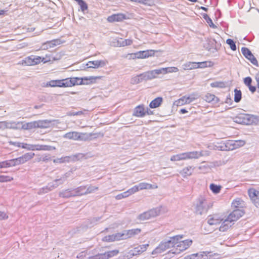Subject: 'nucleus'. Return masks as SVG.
Returning a JSON list of instances; mask_svg holds the SVG:
<instances>
[{
    "mask_svg": "<svg viewBox=\"0 0 259 259\" xmlns=\"http://www.w3.org/2000/svg\"><path fill=\"white\" fill-rule=\"evenodd\" d=\"M184 238L183 235H177L172 237H168V239H165L160 242L158 246H157L152 252V254L157 255L161 253L167 249L176 247L177 243Z\"/></svg>",
    "mask_w": 259,
    "mask_h": 259,
    "instance_id": "obj_1",
    "label": "nucleus"
},
{
    "mask_svg": "<svg viewBox=\"0 0 259 259\" xmlns=\"http://www.w3.org/2000/svg\"><path fill=\"white\" fill-rule=\"evenodd\" d=\"M140 229H134L128 230H124L122 232H119L114 234L105 236L103 240L104 241L112 242L120 240H125L130 238L141 232Z\"/></svg>",
    "mask_w": 259,
    "mask_h": 259,
    "instance_id": "obj_2",
    "label": "nucleus"
},
{
    "mask_svg": "<svg viewBox=\"0 0 259 259\" xmlns=\"http://www.w3.org/2000/svg\"><path fill=\"white\" fill-rule=\"evenodd\" d=\"M244 214L243 209H236L234 210L228 215L227 218L225 219L222 223L220 227V231L224 232L227 231L232 226V223L238 220Z\"/></svg>",
    "mask_w": 259,
    "mask_h": 259,
    "instance_id": "obj_3",
    "label": "nucleus"
},
{
    "mask_svg": "<svg viewBox=\"0 0 259 259\" xmlns=\"http://www.w3.org/2000/svg\"><path fill=\"white\" fill-rule=\"evenodd\" d=\"M71 173H72V171H69L66 172L60 179L55 180L54 181L55 184L50 183L46 187H44V188L40 189L38 191V194H42L44 193H48V192L52 190L55 188H56L57 187H58L59 185L63 184L64 183V182L67 179V178H68L71 175Z\"/></svg>",
    "mask_w": 259,
    "mask_h": 259,
    "instance_id": "obj_4",
    "label": "nucleus"
},
{
    "mask_svg": "<svg viewBox=\"0 0 259 259\" xmlns=\"http://www.w3.org/2000/svg\"><path fill=\"white\" fill-rule=\"evenodd\" d=\"M195 206V211L197 214H202L207 212L209 209V205L207 200L204 196H199L196 199Z\"/></svg>",
    "mask_w": 259,
    "mask_h": 259,
    "instance_id": "obj_5",
    "label": "nucleus"
},
{
    "mask_svg": "<svg viewBox=\"0 0 259 259\" xmlns=\"http://www.w3.org/2000/svg\"><path fill=\"white\" fill-rule=\"evenodd\" d=\"M153 78H155L153 71L151 70L133 77L131 78V83L133 84H136L144 80H151Z\"/></svg>",
    "mask_w": 259,
    "mask_h": 259,
    "instance_id": "obj_6",
    "label": "nucleus"
},
{
    "mask_svg": "<svg viewBox=\"0 0 259 259\" xmlns=\"http://www.w3.org/2000/svg\"><path fill=\"white\" fill-rule=\"evenodd\" d=\"M192 240L191 239H187L183 241H178L177 243L176 247L170 251L174 254H178L181 252L188 249L192 244Z\"/></svg>",
    "mask_w": 259,
    "mask_h": 259,
    "instance_id": "obj_7",
    "label": "nucleus"
},
{
    "mask_svg": "<svg viewBox=\"0 0 259 259\" xmlns=\"http://www.w3.org/2000/svg\"><path fill=\"white\" fill-rule=\"evenodd\" d=\"M50 59L41 58V57L31 55L25 58L22 61V64H25L27 66L34 65L41 62L46 63L49 62Z\"/></svg>",
    "mask_w": 259,
    "mask_h": 259,
    "instance_id": "obj_8",
    "label": "nucleus"
},
{
    "mask_svg": "<svg viewBox=\"0 0 259 259\" xmlns=\"http://www.w3.org/2000/svg\"><path fill=\"white\" fill-rule=\"evenodd\" d=\"M160 212V209L159 208H153L139 214L137 219L140 221H146L158 216L159 215Z\"/></svg>",
    "mask_w": 259,
    "mask_h": 259,
    "instance_id": "obj_9",
    "label": "nucleus"
},
{
    "mask_svg": "<svg viewBox=\"0 0 259 259\" xmlns=\"http://www.w3.org/2000/svg\"><path fill=\"white\" fill-rule=\"evenodd\" d=\"M214 255H218L217 253L212 254L211 251H201L198 253L192 254L187 255L186 259H212Z\"/></svg>",
    "mask_w": 259,
    "mask_h": 259,
    "instance_id": "obj_10",
    "label": "nucleus"
},
{
    "mask_svg": "<svg viewBox=\"0 0 259 259\" xmlns=\"http://www.w3.org/2000/svg\"><path fill=\"white\" fill-rule=\"evenodd\" d=\"M118 253V250L115 249L89 256L87 259H109L116 255Z\"/></svg>",
    "mask_w": 259,
    "mask_h": 259,
    "instance_id": "obj_11",
    "label": "nucleus"
},
{
    "mask_svg": "<svg viewBox=\"0 0 259 259\" xmlns=\"http://www.w3.org/2000/svg\"><path fill=\"white\" fill-rule=\"evenodd\" d=\"M83 157L82 153H77L69 156H65L60 158H57L54 160L55 163H62L64 162H69L71 161H75L78 160Z\"/></svg>",
    "mask_w": 259,
    "mask_h": 259,
    "instance_id": "obj_12",
    "label": "nucleus"
},
{
    "mask_svg": "<svg viewBox=\"0 0 259 259\" xmlns=\"http://www.w3.org/2000/svg\"><path fill=\"white\" fill-rule=\"evenodd\" d=\"M239 143L240 145H243L244 144V141H228L226 143H221L219 144L218 146H217V149L221 151H227L230 149V147H228V145L232 146V149L236 148L239 146Z\"/></svg>",
    "mask_w": 259,
    "mask_h": 259,
    "instance_id": "obj_13",
    "label": "nucleus"
},
{
    "mask_svg": "<svg viewBox=\"0 0 259 259\" xmlns=\"http://www.w3.org/2000/svg\"><path fill=\"white\" fill-rule=\"evenodd\" d=\"M248 193L252 203L256 207H259V191L251 188L248 190Z\"/></svg>",
    "mask_w": 259,
    "mask_h": 259,
    "instance_id": "obj_14",
    "label": "nucleus"
},
{
    "mask_svg": "<svg viewBox=\"0 0 259 259\" xmlns=\"http://www.w3.org/2000/svg\"><path fill=\"white\" fill-rule=\"evenodd\" d=\"M154 54V51L153 50H147L143 51H139L135 53H132L130 54L133 59L138 58V59H143L148 58L150 56H152Z\"/></svg>",
    "mask_w": 259,
    "mask_h": 259,
    "instance_id": "obj_15",
    "label": "nucleus"
},
{
    "mask_svg": "<svg viewBox=\"0 0 259 259\" xmlns=\"http://www.w3.org/2000/svg\"><path fill=\"white\" fill-rule=\"evenodd\" d=\"M155 76V78L157 77V75L160 74H166L167 73L177 72L179 71L177 67H170L166 68H161L158 69L153 70Z\"/></svg>",
    "mask_w": 259,
    "mask_h": 259,
    "instance_id": "obj_16",
    "label": "nucleus"
},
{
    "mask_svg": "<svg viewBox=\"0 0 259 259\" xmlns=\"http://www.w3.org/2000/svg\"><path fill=\"white\" fill-rule=\"evenodd\" d=\"M98 137L97 133H78V140L81 141H91Z\"/></svg>",
    "mask_w": 259,
    "mask_h": 259,
    "instance_id": "obj_17",
    "label": "nucleus"
},
{
    "mask_svg": "<svg viewBox=\"0 0 259 259\" xmlns=\"http://www.w3.org/2000/svg\"><path fill=\"white\" fill-rule=\"evenodd\" d=\"M108 63L107 60H95L87 63V68H98L105 66Z\"/></svg>",
    "mask_w": 259,
    "mask_h": 259,
    "instance_id": "obj_18",
    "label": "nucleus"
},
{
    "mask_svg": "<svg viewBox=\"0 0 259 259\" xmlns=\"http://www.w3.org/2000/svg\"><path fill=\"white\" fill-rule=\"evenodd\" d=\"M34 153H27L22 156L15 158L17 165L23 164L32 159L34 156Z\"/></svg>",
    "mask_w": 259,
    "mask_h": 259,
    "instance_id": "obj_19",
    "label": "nucleus"
},
{
    "mask_svg": "<svg viewBox=\"0 0 259 259\" xmlns=\"http://www.w3.org/2000/svg\"><path fill=\"white\" fill-rule=\"evenodd\" d=\"M203 47L208 51H211L212 49L217 50V41L213 38H207L203 43Z\"/></svg>",
    "mask_w": 259,
    "mask_h": 259,
    "instance_id": "obj_20",
    "label": "nucleus"
},
{
    "mask_svg": "<svg viewBox=\"0 0 259 259\" xmlns=\"http://www.w3.org/2000/svg\"><path fill=\"white\" fill-rule=\"evenodd\" d=\"M93 78L92 77H90V78H88L87 77H84L83 78H79L77 77L68 78L71 87L83 84V80H88Z\"/></svg>",
    "mask_w": 259,
    "mask_h": 259,
    "instance_id": "obj_21",
    "label": "nucleus"
},
{
    "mask_svg": "<svg viewBox=\"0 0 259 259\" xmlns=\"http://www.w3.org/2000/svg\"><path fill=\"white\" fill-rule=\"evenodd\" d=\"M195 100L194 98H192L190 96H183L178 100L176 101L174 105L179 106H182L184 104H189Z\"/></svg>",
    "mask_w": 259,
    "mask_h": 259,
    "instance_id": "obj_22",
    "label": "nucleus"
},
{
    "mask_svg": "<svg viewBox=\"0 0 259 259\" xmlns=\"http://www.w3.org/2000/svg\"><path fill=\"white\" fill-rule=\"evenodd\" d=\"M126 19V15L121 14L118 13L113 14L107 18V21L109 22H120L124 19Z\"/></svg>",
    "mask_w": 259,
    "mask_h": 259,
    "instance_id": "obj_23",
    "label": "nucleus"
},
{
    "mask_svg": "<svg viewBox=\"0 0 259 259\" xmlns=\"http://www.w3.org/2000/svg\"><path fill=\"white\" fill-rule=\"evenodd\" d=\"M204 99L207 102L211 103L213 105H217L220 101V99L214 95L210 93H207L205 95Z\"/></svg>",
    "mask_w": 259,
    "mask_h": 259,
    "instance_id": "obj_24",
    "label": "nucleus"
},
{
    "mask_svg": "<svg viewBox=\"0 0 259 259\" xmlns=\"http://www.w3.org/2000/svg\"><path fill=\"white\" fill-rule=\"evenodd\" d=\"M149 245V244H143L134 248L133 250H131V252H132V254L133 255H136L142 253L146 250Z\"/></svg>",
    "mask_w": 259,
    "mask_h": 259,
    "instance_id": "obj_25",
    "label": "nucleus"
},
{
    "mask_svg": "<svg viewBox=\"0 0 259 259\" xmlns=\"http://www.w3.org/2000/svg\"><path fill=\"white\" fill-rule=\"evenodd\" d=\"M146 112L143 105H139L136 107L134 110L133 115L142 117L145 115Z\"/></svg>",
    "mask_w": 259,
    "mask_h": 259,
    "instance_id": "obj_26",
    "label": "nucleus"
},
{
    "mask_svg": "<svg viewBox=\"0 0 259 259\" xmlns=\"http://www.w3.org/2000/svg\"><path fill=\"white\" fill-rule=\"evenodd\" d=\"M222 221L217 215H213L208 217L207 223L209 225L213 226L220 224Z\"/></svg>",
    "mask_w": 259,
    "mask_h": 259,
    "instance_id": "obj_27",
    "label": "nucleus"
},
{
    "mask_svg": "<svg viewBox=\"0 0 259 259\" xmlns=\"http://www.w3.org/2000/svg\"><path fill=\"white\" fill-rule=\"evenodd\" d=\"M59 197L68 198L70 197H74L73 189H66L63 190L59 193Z\"/></svg>",
    "mask_w": 259,
    "mask_h": 259,
    "instance_id": "obj_28",
    "label": "nucleus"
},
{
    "mask_svg": "<svg viewBox=\"0 0 259 259\" xmlns=\"http://www.w3.org/2000/svg\"><path fill=\"white\" fill-rule=\"evenodd\" d=\"M51 123V120H39L36 121V127L46 128H48L50 126Z\"/></svg>",
    "mask_w": 259,
    "mask_h": 259,
    "instance_id": "obj_29",
    "label": "nucleus"
},
{
    "mask_svg": "<svg viewBox=\"0 0 259 259\" xmlns=\"http://www.w3.org/2000/svg\"><path fill=\"white\" fill-rule=\"evenodd\" d=\"M78 133L75 131L68 132L64 135L63 138L69 140L77 141Z\"/></svg>",
    "mask_w": 259,
    "mask_h": 259,
    "instance_id": "obj_30",
    "label": "nucleus"
},
{
    "mask_svg": "<svg viewBox=\"0 0 259 259\" xmlns=\"http://www.w3.org/2000/svg\"><path fill=\"white\" fill-rule=\"evenodd\" d=\"M74 196L85 195L86 187L80 186L75 189H73Z\"/></svg>",
    "mask_w": 259,
    "mask_h": 259,
    "instance_id": "obj_31",
    "label": "nucleus"
},
{
    "mask_svg": "<svg viewBox=\"0 0 259 259\" xmlns=\"http://www.w3.org/2000/svg\"><path fill=\"white\" fill-rule=\"evenodd\" d=\"M162 102V98L161 97H157L150 102L149 107L151 108H157L161 105Z\"/></svg>",
    "mask_w": 259,
    "mask_h": 259,
    "instance_id": "obj_32",
    "label": "nucleus"
},
{
    "mask_svg": "<svg viewBox=\"0 0 259 259\" xmlns=\"http://www.w3.org/2000/svg\"><path fill=\"white\" fill-rule=\"evenodd\" d=\"M184 70H191L198 68V63L195 62H189L183 65Z\"/></svg>",
    "mask_w": 259,
    "mask_h": 259,
    "instance_id": "obj_33",
    "label": "nucleus"
},
{
    "mask_svg": "<svg viewBox=\"0 0 259 259\" xmlns=\"http://www.w3.org/2000/svg\"><path fill=\"white\" fill-rule=\"evenodd\" d=\"M194 167L189 166L186 167L180 171V174L183 176H190L193 171Z\"/></svg>",
    "mask_w": 259,
    "mask_h": 259,
    "instance_id": "obj_34",
    "label": "nucleus"
},
{
    "mask_svg": "<svg viewBox=\"0 0 259 259\" xmlns=\"http://www.w3.org/2000/svg\"><path fill=\"white\" fill-rule=\"evenodd\" d=\"M190 159H198L200 157L203 156V151H191L188 152Z\"/></svg>",
    "mask_w": 259,
    "mask_h": 259,
    "instance_id": "obj_35",
    "label": "nucleus"
},
{
    "mask_svg": "<svg viewBox=\"0 0 259 259\" xmlns=\"http://www.w3.org/2000/svg\"><path fill=\"white\" fill-rule=\"evenodd\" d=\"M133 43V41L130 39H126L123 40L122 38H120L117 40V46L119 47H124L126 46H130Z\"/></svg>",
    "mask_w": 259,
    "mask_h": 259,
    "instance_id": "obj_36",
    "label": "nucleus"
},
{
    "mask_svg": "<svg viewBox=\"0 0 259 259\" xmlns=\"http://www.w3.org/2000/svg\"><path fill=\"white\" fill-rule=\"evenodd\" d=\"M22 128L24 130H31L36 127V121L27 122L23 124Z\"/></svg>",
    "mask_w": 259,
    "mask_h": 259,
    "instance_id": "obj_37",
    "label": "nucleus"
},
{
    "mask_svg": "<svg viewBox=\"0 0 259 259\" xmlns=\"http://www.w3.org/2000/svg\"><path fill=\"white\" fill-rule=\"evenodd\" d=\"M139 190H142L144 189H153L154 187L152 186V185L150 184L147 183H140L138 185ZM155 188H157L156 186Z\"/></svg>",
    "mask_w": 259,
    "mask_h": 259,
    "instance_id": "obj_38",
    "label": "nucleus"
},
{
    "mask_svg": "<svg viewBox=\"0 0 259 259\" xmlns=\"http://www.w3.org/2000/svg\"><path fill=\"white\" fill-rule=\"evenodd\" d=\"M210 190L214 194H218L220 193L222 186L220 185H217L214 184H211L209 186Z\"/></svg>",
    "mask_w": 259,
    "mask_h": 259,
    "instance_id": "obj_39",
    "label": "nucleus"
},
{
    "mask_svg": "<svg viewBox=\"0 0 259 259\" xmlns=\"http://www.w3.org/2000/svg\"><path fill=\"white\" fill-rule=\"evenodd\" d=\"M20 122H7L5 121V128H13V129H16L17 128L18 125L20 124Z\"/></svg>",
    "mask_w": 259,
    "mask_h": 259,
    "instance_id": "obj_40",
    "label": "nucleus"
},
{
    "mask_svg": "<svg viewBox=\"0 0 259 259\" xmlns=\"http://www.w3.org/2000/svg\"><path fill=\"white\" fill-rule=\"evenodd\" d=\"M61 43L62 41L60 39H56L47 41V44L49 46L50 48L54 47Z\"/></svg>",
    "mask_w": 259,
    "mask_h": 259,
    "instance_id": "obj_41",
    "label": "nucleus"
},
{
    "mask_svg": "<svg viewBox=\"0 0 259 259\" xmlns=\"http://www.w3.org/2000/svg\"><path fill=\"white\" fill-rule=\"evenodd\" d=\"M78 5L80 6L81 11L85 14L88 13V5L84 1H77Z\"/></svg>",
    "mask_w": 259,
    "mask_h": 259,
    "instance_id": "obj_42",
    "label": "nucleus"
},
{
    "mask_svg": "<svg viewBox=\"0 0 259 259\" xmlns=\"http://www.w3.org/2000/svg\"><path fill=\"white\" fill-rule=\"evenodd\" d=\"M203 18L205 20L206 22L208 23V25L213 28H217V26L215 25L211 18L206 14L203 15Z\"/></svg>",
    "mask_w": 259,
    "mask_h": 259,
    "instance_id": "obj_43",
    "label": "nucleus"
},
{
    "mask_svg": "<svg viewBox=\"0 0 259 259\" xmlns=\"http://www.w3.org/2000/svg\"><path fill=\"white\" fill-rule=\"evenodd\" d=\"M34 150H50L51 147L48 145H33Z\"/></svg>",
    "mask_w": 259,
    "mask_h": 259,
    "instance_id": "obj_44",
    "label": "nucleus"
},
{
    "mask_svg": "<svg viewBox=\"0 0 259 259\" xmlns=\"http://www.w3.org/2000/svg\"><path fill=\"white\" fill-rule=\"evenodd\" d=\"M234 92H235L234 101L236 103H238L240 101L241 98H242L241 92L240 90L235 89L234 90Z\"/></svg>",
    "mask_w": 259,
    "mask_h": 259,
    "instance_id": "obj_45",
    "label": "nucleus"
},
{
    "mask_svg": "<svg viewBox=\"0 0 259 259\" xmlns=\"http://www.w3.org/2000/svg\"><path fill=\"white\" fill-rule=\"evenodd\" d=\"M47 86H49L51 87H60V80H51L49 82H47Z\"/></svg>",
    "mask_w": 259,
    "mask_h": 259,
    "instance_id": "obj_46",
    "label": "nucleus"
},
{
    "mask_svg": "<svg viewBox=\"0 0 259 259\" xmlns=\"http://www.w3.org/2000/svg\"><path fill=\"white\" fill-rule=\"evenodd\" d=\"M69 80L68 78L60 80V87H70Z\"/></svg>",
    "mask_w": 259,
    "mask_h": 259,
    "instance_id": "obj_47",
    "label": "nucleus"
},
{
    "mask_svg": "<svg viewBox=\"0 0 259 259\" xmlns=\"http://www.w3.org/2000/svg\"><path fill=\"white\" fill-rule=\"evenodd\" d=\"M226 43L230 46V47L232 50H236V46L233 39L230 38L227 39L226 40Z\"/></svg>",
    "mask_w": 259,
    "mask_h": 259,
    "instance_id": "obj_48",
    "label": "nucleus"
},
{
    "mask_svg": "<svg viewBox=\"0 0 259 259\" xmlns=\"http://www.w3.org/2000/svg\"><path fill=\"white\" fill-rule=\"evenodd\" d=\"M182 153L178 154L172 155L170 158L172 161L183 160Z\"/></svg>",
    "mask_w": 259,
    "mask_h": 259,
    "instance_id": "obj_49",
    "label": "nucleus"
},
{
    "mask_svg": "<svg viewBox=\"0 0 259 259\" xmlns=\"http://www.w3.org/2000/svg\"><path fill=\"white\" fill-rule=\"evenodd\" d=\"M241 52L242 54L247 59L252 53L251 51L247 48L243 47L241 49Z\"/></svg>",
    "mask_w": 259,
    "mask_h": 259,
    "instance_id": "obj_50",
    "label": "nucleus"
},
{
    "mask_svg": "<svg viewBox=\"0 0 259 259\" xmlns=\"http://www.w3.org/2000/svg\"><path fill=\"white\" fill-rule=\"evenodd\" d=\"M198 168L203 173L207 172L210 169V167L207 164L201 165Z\"/></svg>",
    "mask_w": 259,
    "mask_h": 259,
    "instance_id": "obj_51",
    "label": "nucleus"
},
{
    "mask_svg": "<svg viewBox=\"0 0 259 259\" xmlns=\"http://www.w3.org/2000/svg\"><path fill=\"white\" fill-rule=\"evenodd\" d=\"M210 86L212 88H224L225 84L223 82H214L210 84Z\"/></svg>",
    "mask_w": 259,
    "mask_h": 259,
    "instance_id": "obj_52",
    "label": "nucleus"
},
{
    "mask_svg": "<svg viewBox=\"0 0 259 259\" xmlns=\"http://www.w3.org/2000/svg\"><path fill=\"white\" fill-rule=\"evenodd\" d=\"M130 196V194H128V192L127 191H125V192H124L123 193H121L120 194H118L117 195L116 197H115V198L117 199V200H120V199H121L122 198H126L128 196Z\"/></svg>",
    "mask_w": 259,
    "mask_h": 259,
    "instance_id": "obj_53",
    "label": "nucleus"
},
{
    "mask_svg": "<svg viewBox=\"0 0 259 259\" xmlns=\"http://www.w3.org/2000/svg\"><path fill=\"white\" fill-rule=\"evenodd\" d=\"M13 178L7 176H1V182H10L13 180Z\"/></svg>",
    "mask_w": 259,
    "mask_h": 259,
    "instance_id": "obj_54",
    "label": "nucleus"
},
{
    "mask_svg": "<svg viewBox=\"0 0 259 259\" xmlns=\"http://www.w3.org/2000/svg\"><path fill=\"white\" fill-rule=\"evenodd\" d=\"M98 189V187H97L89 186L88 188H86L85 194L91 193L95 190H97Z\"/></svg>",
    "mask_w": 259,
    "mask_h": 259,
    "instance_id": "obj_55",
    "label": "nucleus"
},
{
    "mask_svg": "<svg viewBox=\"0 0 259 259\" xmlns=\"http://www.w3.org/2000/svg\"><path fill=\"white\" fill-rule=\"evenodd\" d=\"M139 190L138 185L134 186L132 188L130 189L127 190L128 194L130 195L135 193V192L138 191Z\"/></svg>",
    "mask_w": 259,
    "mask_h": 259,
    "instance_id": "obj_56",
    "label": "nucleus"
},
{
    "mask_svg": "<svg viewBox=\"0 0 259 259\" xmlns=\"http://www.w3.org/2000/svg\"><path fill=\"white\" fill-rule=\"evenodd\" d=\"M33 145L32 144H28L26 143H22V148L24 149H26L28 150H34Z\"/></svg>",
    "mask_w": 259,
    "mask_h": 259,
    "instance_id": "obj_57",
    "label": "nucleus"
},
{
    "mask_svg": "<svg viewBox=\"0 0 259 259\" xmlns=\"http://www.w3.org/2000/svg\"><path fill=\"white\" fill-rule=\"evenodd\" d=\"M247 59L249 60L251 63H252L253 65L257 66V61L254 57V56L252 55V54L250 56H249V57H248Z\"/></svg>",
    "mask_w": 259,
    "mask_h": 259,
    "instance_id": "obj_58",
    "label": "nucleus"
},
{
    "mask_svg": "<svg viewBox=\"0 0 259 259\" xmlns=\"http://www.w3.org/2000/svg\"><path fill=\"white\" fill-rule=\"evenodd\" d=\"M197 63H198V68H205V67H207L208 66L207 64L208 63L210 64V62L204 61V62H197Z\"/></svg>",
    "mask_w": 259,
    "mask_h": 259,
    "instance_id": "obj_59",
    "label": "nucleus"
},
{
    "mask_svg": "<svg viewBox=\"0 0 259 259\" xmlns=\"http://www.w3.org/2000/svg\"><path fill=\"white\" fill-rule=\"evenodd\" d=\"M243 201L241 200L240 199H236L233 201L232 202V204L235 207H238L239 206L241 205V203Z\"/></svg>",
    "mask_w": 259,
    "mask_h": 259,
    "instance_id": "obj_60",
    "label": "nucleus"
},
{
    "mask_svg": "<svg viewBox=\"0 0 259 259\" xmlns=\"http://www.w3.org/2000/svg\"><path fill=\"white\" fill-rule=\"evenodd\" d=\"M138 2L141 4L148 6H152L154 5V1H138Z\"/></svg>",
    "mask_w": 259,
    "mask_h": 259,
    "instance_id": "obj_61",
    "label": "nucleus"
},
{
    "mask_svg": "<svg viewBox=\"0 0 259 259\" xmlns=\"http://www.w3.org/2000/svg\"><path fill=\"white\" fill-rule=\"evenodd\" d=\"M9 143L11 145H14L17 147H22V143L20 142H13V141H9Z\"/></svg>",
    "mask_w": 259,
    "mask_h": 259,
    "instance_id": "obj_62",
    "label": "nucleus"
},
{
    "mask_svg": "<svg viewBox=\"0 0 259 259\" xmlns=\"http://www.w3.org/2000/svg\"><path fill=\"white\" fill-rule=\"evenodd\" d=\"M9 167L17 165L15 158L8 160Z\"/></svg>",
    "mask_w": 259,
    "mask_h": 259,
    "instance_id": "obj_63",
    "label": "nucleus"
},
{
    "mask_svg": "<svg viewBox=\"0 0 259 259\" xmlns=\"http://www.w3.org/2000/svg\"><path fill=\"white\" fill-rule=\"evenodd\" d=\"M252 79L250 77H246L244 79V83L245 85L251 84Z\"/></svg>",
    "mask_w": 259,
    "mask_h": 259,
    "instance_id": "obj_64",
    "label": "nucleus"
}]
</instances>
